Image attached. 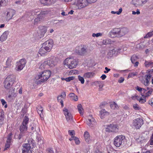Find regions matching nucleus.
Listing matches in <instances>:
<instances>
[{
  "label": "nucleus",
  "instance_id": "f257e3e1",
  "mask_svg": "<svg viewBox=\"0 0 153 153\" xmlns=\"http://www.w3.org/2000/svg\"><path fill=\"white\" fill-rule=\"evenodd\" d=\"M129 30L126 27L114 28L109 32L108 36L113 38H120L127 34Z\"/></svg>",
  "mask_w": 153,
  "mask_h": 153
},
{
  "label": "nucleus",
  "instance_id": "f03ea898",
  "mask_svg": "<svg viewBox=\"0 0 153 153\" xmlns=\"http://www.w3.org/2000/svg\"><path fill=\"white\" fill-rule=\"evenodd\" d=\"M53 41L51 39L47 40L44 42L42 46L40 49L39 53L41 56H44L46 55L47 52L50 51L53 45Z\"/></svg>",
  "mask_w": 153,
  "mask_h": 153
},
{
  "label": "nucleus",
  "instance_id": "7ed1b4c3",
  "mask_svg": "<svg viewBox=\"0 0 153 153\" xmlns=\"http://www.w3.org/2000/svg\"><path fill=\"white\" fill-rule=\"evenodd\" d=\"M78 63V59L73 56L67 58L64 62V65L70 69L75 68Z\"/></svg>",
  "mask_w": 153,
  "mask_h": 153
},
{
  "label": "nucleus",
  "instance_id": "20e7f679",
  "mask_svg": "<svg viewBox=\"0 0 153 153\" xmlns=\"http://www.w3.org/2000/svg\"><path fill=\"white\" fill-rule=\"evenodd\" d=\"M51 73L49 70H46L42 73L41 74L37 75L35 77L36 79L38 80L37 82L38 84L41 82L46 81L50 77Z\"/></svg>",
  "mask_w": 153,
  "mask_h": 153
},
{
  "label": "nucleus",
  "instance_id": "39448f33",
  "mask_svg": "<svg viewBox=\"0 0 153 153\" xmlns=\"http://www.w3.org/2000/svg\"><path fill=\"white\" fill-rule=\"evenodd\" d=\"M16 79V76L15 75L12 74L8 75L4 81V88L7 89L11 88L15 82Z\"/></svg>",
  "mask_w": 153,
  "mask_h": 153
},
{
  "label": "nucleus",
  "instance_id": "423d86ee",
  "mask_svg": "<svg viewBox=\"0 0 153 153\" xmlns=\"http://www.w3.org/2000/svg\"><path fill=\"white\" fill-rule=\"evenodd\" d=\"M88 0H76L74 4L76 5L79 9L84 8L90 4Z\"/></svg>",
  "mask_w": 153,
  "mask_h": 153
},
{
  "label": "nucleus",
  "instance_id": "0eeeda50",
  "mask_svg": "<svg viewBox=\"0 0 153 153\" xmlns=\"http://www.w3.org/2000/svg\"><path fill=\"white\" fill-rule=\"evenodd\" d=\"M57 59L56 57L53 56H51L49 58L47 61H44L41 66H43L47 65L50 67L55 66L57 63Z\"/></svg>",
  "mask_w": 153,
  "mask_h": 153
},
{
  "label": "nucleus",
  "instance_id": "6e6552de",
  "mask_svg": "<svg viewBox=\"0 0 153 153\" xmlns=\"http://www.w3.org/2000/svg\"><path fill=\"white\" fill-rule=\"evenodd\" d=\"M26 61L25 59H22L16 63V69L17 71L22 70L25 66Z\"/></svg>",
  "mask_w": 153,
  "mask_h": 153
},
{
  "label": "nucleus",
  "instance_id": "1a4fd4ad",
  "mask_svg": "<svg viewBox=\"0 0 153 153\" xmlns=\"http://www.w3.org/2000/svg\"><path fill=\"white\" fill-rule=\"evenodd\" d=\"M125 138V137L124 136H119L115 137L114 142V145L117 147H120L122 145L123 140Z\"/></svg>",
  "mask_w": 153,
  "mask_h": 153
},
{
  "label": "nucleus",
  "instance_id": "9d476101",
  "mask_svg": "<svg viewBox=\"0 0 153 153\" xmlns=\"http://www.w3.org/2000/svg\"><path fill=\"white\" fill-rule=\"evenodd\" d=\"M143 124V120L141 119L137 118L133 120V126L136 129H139Z\"/></svg>",
  "mask_w": 153,
  "mask_h": 153
},
{
  "label": "nucleus",
  "instance_id": "9b49d317",
  "mask_svg": "<svg viewBox=\"0 0 153 153\" xmlns=\"http://www.w3.org/2000/svg\"><path fill=\"white\" fill-rule=\"evenodd\" d=\"M149 0H132L131 3L135 7L142 6Z\"/></svg>",
  "mask_w": 153,
  "mask_h": 153
},
{
  "label": "nucleus",
  "instance_id": "f8f14e48",
  "mask_svg": "<svg viewBox=\"0 0 153 153\" xmlns=\"http://www.w3.org/2000/svg\"><path fill=\"white\" fill-rule=\"evenodd\" d=\"M7 11L6 17L8 20L11 19L16 13V11L11 9H8Z\"/></svg>",
  "mask_w": 153,
  "mask_h": 153
},
{
  "label": "nucleus",
  "instance_id": "ddd939ff",
  "mask_svg": "<svg viewBox=\"0 0 153 153\" xmlns=\"http://www.w3.org/2000/svg\"><path fill=\"white\" fill-rule=\"evenodd\" d=\"M117 127V125L110 124L107 126L106 129V131L108 132L116 131L118 130Z\"/></svg>",
  "mask_w": 153,
  "mask_h": 153
},
{
  "label": "nucleus",
  "instance_id": "4468645a",
  "mask_svg": "<svg viewBox=\"0 0 153 153\" xmlns=\"http://www.w3.org/2000/svg\"><path fill=\"white\" fill-rule=\"evenodd\" d=\"M12 135L11 133H9L8 134L6 141V143L5 145L4 150H7L10 147L11 142L12 139Z\"/></svg>",
  "mask_w": 153,
  "mask_h": 153
},
{
  "label": "nucleus",
  "instance_id": "2eb2a0df",
  "mask_svg": "<svg viewBox=\"0 0 153 153\" xmlns=\"http://www.w3.org/2000/svg\"><path fill=\"white\" fill-rule=\"evenodd\" d=\"M22 153L29 152L30 151H32L31 146L30 144L25 143L22 145Z\"/></svg>",
  "mask_w": 153,
  "mask_h": 153
},
{
  "label": "nucleus",
  "instance_id": "dca6fc26",
  "mask_svg": "<svg viewBox=\"0 0 153 153\" xmlns=\"http://www.w3.org/2000/svg\"><path fill=\"white\" fill-rule=\"evenodd\" d=\"M28 136V133L23 132L20 131V133L19 134L16 135L15 137H17V138L20 140L21 139L22 140L25 139Z\"/></svg>",
  "mask_w": 153,
  "mask_h": 153
},
{
  "label": "nucleus",
  "instance_id": "f3484780",
  "mask_svg": "<svg viewBox=\"0 0 153 153\" xmlns=\"http://www.w3.org/2000/svg\"><path fill=\"white\" fill-rule=\"evenodd\" d=\"M152 76L150 74H146L145 76V80H143L141 81L146 86H147L149 83L150 78Z\"/></svg>",
  "mask_w": 153,
  "mask_h": 153
},
{
  "label": "nucleus",
  "instance_id": "a211bd4d",
  "mask_svg": "<svg viewBox=\"0 0 153 153\" xmlns=\"http://www.w3.org/2000/svg\"><path fill=\"white\" fill-rule=\"evenodd\" d=\"M49 13V11L48 10L42 11L40 12L39 14H37V17L39 19L40 21H41L45 17V15L48 14Z\"/></svg>",
  "mask_w": 153,
  "mask_h": 153
},
{
  "label": "nucleus",
  "instance_id": "6ab92c4d",
  "mask_svg": "<svg viewBox=\"0 0 153 153\" xmlns=\"http://www.w3.org/2000/svg\"><path fill=\"white\" fill-rule=\"evenodd\" d=\"M9 34L8 31H5L0 37V40L2 42L5 41L7 38Z\"/></svg>",
  "mask_w": 153,
  "mask_h": 153
},
{
  "label": "nucleus",
  "instance_id": "aec40b11",
  "mask_svg": "<svg viewBox=\"0 0 153 153\" xmlns=\"http://www.w3.org/2000/svg\"><path fill=\"white\" fill-rule=\"evenodd\" d=\"M87 52V50L86 48L84 47H83L81 48L79 50L77 53L78 54L81 56H83Z\"/></svg>",
  "mask_w": 153,
  "mask_h": 153
},
{
  "label": "nucleus",
  "instance_id": "412c9836",
  "mask_svg": "<svg viewBox=\"0 0 153 153\" xmlns=\"http://www.w3.org/2000/svg\"><path fill=\"white\" fill-rule=\"evenodd\" d=\"M94 118H92L91 119H88V121L87 122V124L90 127H92L95 126L96 124V122L94 121Z\"/></svg>",
  "mask_w": 153,
  "mask_h": 153
},
{
  "label": "nucleus",
  "instance_id": "4be33fe9",
  "mask_svg": "<svg viewBox=\"0 0 153 153\" xmlns=\"http://www.w3.org/2000/svg\"><path fill=\"white\" fill-rule=\"evenodd\" d=\"M100 117L101 119H103L105 116L108 115L109 113L108 112L105 111V109H102L100 111Z\"/></svg>",
  "mask_w": 153,
  "mask_h": 153
},
{
  "label": "nucleus",
  "instance_id": "5701e85b",
  "mask_svg": "<svg viewBox=\"0 0 153 153\" xmlns=\"http://www.w3.org/2000/svg\"><path fill=\"white\" fill-rule=\"evenodd\" d=\"M39 28L41 33V36H43L47 31L46 27L45 26H41L39 27Z\"/></svg>",
  "mask_w": 153,
  "mask_h": 153
},
{
  "label": "nucleus",
  "instance_id": "b1692460",
  "mask_svg": "<svg viewBox=\"0 0 153 153\" xmlns=\"http://www.w3.org/2000/svg\"><path fill=\"white\" fill-rule=\"evenodd\" d=\"M27 126L22 124L20 126L19 129L20 131L28 133L27 132Z\"/></svg>",
  "mask_w": 153,
  "mask_h": 153
},
{
  "label": "nucleus",
  "instance_id": "393cba45",
  "mask_svg": "<svg viewBox=\"0 0 153 153\" xmlns=\"http://www.w3.org/2000/svg\"><path fill=\"white\" fill-rule=\"evenodd\" d=\"M84 137L85 141L89 143L90 142V135L88 132L87 131H85L84 134Z\"/></svg>",
  "mask_w": 153,
  "mask_h": 153
},
{
  "label": "nucleus",
  "instance_id": "a878e982",
  "mask_svg": "<svg viewBox=\"0 0 153 153\" xmlns=\"http://www.w3.org/2000/svg\"><path fill=\"white\" fill-rule=\"evenodd\" d=\"M53 0H40V2L44 5H48L52 4Z\"/></svg>",
  "mask_w": 153,
  "mask_h": 153
},
{
  "label": "nucleus",
  "instance_id": "bb28decb",
  "mask_svg": "<svg viewBox=\"0 0 153 153\" xmlns=\"http://www.w3.org/2000/svg\"><path fill=\"white\" fill-rule=\"evenodd\" d=\"M94 74V73L92 72H87L85 73L83 76L85 78H89L92 77Z\"/></svg>",
  "mask_w": 153,
  "mask_h": 153
},
{
  "label": "nucleus",
  "instance_id": "cd10ccee",
  "mask_svg": "<svg viewBox=\"0 0 153 153\" xmlns=\"http://www.w3.org/2000/svg\"><path fill=\"white\" fill-rule=\"evenodd\" d=\"M12 59L11 58H8L6 62V66H4L5 68H7L10 67L11 65V62Z\"/></svg>",
  "mask_w": 153,
  "mask_h": 153
},
{
  "label": "nucleus",
  "instance_id": "c85d7f7f",
  "mask_svg": "<svg viewBox=\"0 0 153 153\" xmlns=\"http://www.w3.org/2000/svg\"><path fill=\"white\" fill-rule=\"evenodd\" d=\"M153 91V89H150L146 93L145 95H142V96H144L145 98L147 97L150 96L152 94V92Z\"/></svg>",
  "mask_w": 153,
  "mask_h": 153
},
{
  "label": "nucleus",
  "instance_id": "c756f323",
  "mask_svg": "<svg viewBox=\"0 0 153 153\" xmlns=\"http://www.w3.org/2000/svg\"><path fill=\"white\" fill-rule=\"evenodd\" d=\"M77 108L79 113L81 115L83 114V112L82 111L83 110V109L81 104H79L77 106Z\"/></svg>",
  "mask_w": 153,
  "mask_h": 153
},
{
  "label": "nucleus",
  "instance_id": "7c9ffc66",
  "mask_svg": "<svg viewBox=\"0 0 153 153\" xmlns=\"http://www.w3.org/2000/svg\"><path fill=\"white\" fill-rule=\"evenodd\" d=\"M63 110L64 112V114L65 117L69 115L70 114H71L70 111H69L68 109L65 108H64Z\"/></svg>",
  "mask_w": 153,
  "mask_h": 153
},
{
  "label": "nucleus",
  "instance_id": "2f4dec72",
  "mask_svg": "<svg viewBox=\"0 0 153 153\" xmlns=\"http://www.w3.org/2000/svg\"><path fill=\"white\" fill-rule=\"evenodd\" d=\"M8 2V0H0V4L1 6H6Z\"/></svg>",
  "mask_w": 153,
  "mask_h": 153
},
{
  "label": "nucleus",
  "instance_id": "473e14b6",
  "mask_svg": "<svg viewBox=\"0 0 153 153\" xmlns=\"http://www.w3.org/2000/svg\"><path fill=\"white\" fill-rule=\"evenodd\" d=\"M66 120L68 122H71L73 120V116L71 114H70L69 115L65 117Z\"/></svg>",
  "mask_w": 153,
  "mask_h": 153
},
{
  "label": "nucleus",
  "instance_id": "72a5a7b5",
  "mask_svg": "<svg viewBox=\"0 0 153 153\" xmlns=\"http://www.w3.org/2000/svg\"><path fill=\"white\" fill-rule=\"evenodd\" d=\"M146 67H148L150 66H152V65H153V62L151 61L148 62L145 61L144 63Z\"/></svg>",
  "mask_w": 153,
  "mask_h": 153
},
{
  "label": "nucleus",
  "instance_id": "f704fd0d",
  "mask_svg": "<svg viewBox=\"0 0 153 153\" xmlns=\"http://www.w3.org/2000/svg\"><path fill=\"white\" fill-rule=\"evenodd\" d=\"M29 119L27 117V116H25L24 117V119L22 122V124L27 126V124L28 123Z\"/></svg>",
  "mask_w": 153,
  "mask_h": 153
},
{
  "label": "nucleus",
  "instance_id": "c9c22d12",
  "mask_svg": "<svg viewBox=\"0 0 153 153\" xmlns=\"http://www.w3.org/2000/svg\"><path fill=\"white\" fill-rule=\"evenodd\" d=\"M4 114L3 112H1L0 114V126L3 123Z\"/></svg>",
  "mask_w": 153,
  "mask_h": 153
},
{
  "label": "nucleus",
  "instance_id": "e433bc0d",
  "mask_svg": "<svg viewBox=\"0 0 153 153\" xmlns=\"http://www.w3.org/2000/svg\"><path fill=\"white\" fill-rule=\"evenodd\" d=\"M110 107L111 108L114 109L116 108H117L118 106L115 102H113L111 104Z\"/></svg>",
  "mask_w": 153,
  "mask_h": 153
},
{
  "label": "nucleus",
  "instance_id": "4c0bfd02",
  "mask_svg": "<svg viewBox=\"0 0 153 153\" xmlns=\"http://www.w3.org/2000/svg\"><path fill=\"white\" fill-rule=\"evenodd\" d=\"M71 138H73L76 144H79L80 143V142L79 140V139L76 137L74 136H72Z\"/></svg>",
  "mask_w": 153,
  "mask_h": 153
},
{
  "label": "nucleus",
  "instance_id": "58836bf2",
  "mask_svg": "<svg viewBox=\"0 0 153 153\" xmlns=\"http://www.w3.org/2000/svg\"><path fill=\"white\" fill-rule=\"evenodd\" d=\"M116 52H117V50L114 49L108 52V54H109L110 55H111L112 56L113 54H115Z\"/></svg>",
  "mask_w": 153,
  "mask_h": 153
},
{
  "label": "nucleus",
  "instance_id": "ea45409f",
  "mask_svg": "<svg viewBox=\"0 0 153 153\" xmlns=\"http://www.w3.org/2000/svg\"><path fill=\"white\" fill-rule=\"evenodd\" d=\"M143 98H140L139 100L137 99L139 101V102L141 103H145L146 101V98L144 97V96H143Z\"/></svg>",
  "mask_w": 153,
  "mask_h": 153
},
{
  "label": "nucleus",
  "instance_id": "a19ab883",
  "mask_svg": "<svg viewBox=\"0 0 153 153\" xmlns=\"http://www.w3.org/2000/svg\"><path fill=\"white\" fill-rule=\"evenodd\" d=\"M153 35V32L152 31H151L149 32L144 37L145 38H146L148 37H150Z\"/></svg>",
  "mask_w": 153,
  "mask_h": 153
},
{
  "label": "nucleus",
  "instance_id": "79ce46f5",
  "mask_svg": "<svg viewBox=\"0 0 153 153\" xmlns=\"http://www.w3.org/2000/svg\"><path fill=\"white\" fill-rule=\"evenodd\" d=\"M78 78L79 80L80 81L82 84H83L84 83L85 80L83 77L79 75L78 76Z\"/></svg>",
  "mask_w": 153,
  "mask_h": 153
},
{
  "label": "nucleus",
  "instance_id": "37998d69",
  "mask_svg": "<svg viewBox=\"0 0 153 153\" xmlns=\"http://www.w3.org/2000/svg\"><path fill=\"white\" fill-rule=\"evenodd\" d=\"M74 77L73 76L66 78L65 79V80L67 82H70L71 80H73L74 79Z\"/></svg>",
  "mask_w": 153,
  "mask_h": 153
},
{
  "label": "nucleus",
  "instance_id": "c03bdc74",
  "mask_svg": "<svg viewBox=\"0 0 153 153\" xmlns=\"http://www.w3.org/2000/svg\"><path fill=\"white\" fill-rule=\"evenodd\" d=\"M102 35V34L101 33H97L96 34L93 33L92 34V36L93 37H97L99 36H101Z\"/></svg>",
  "mask_w": 153,
  "mask_h": 153
},
{
  "label": "nucleus",
  "instance_id": "a18cd8bd",
  "mask_svg": "<svg viewBox=\"0 0 153 153\" xmlns=\"http://www.w3.org/2000/svg\"><path fill=\"white\" fill-rule=\"evenodd\" d=\"M133 108L136 110H139L140 109V108L139 107V105L137 104L133 105Z\"/></svg>",
  "mask_w": 153,
  "mask_h": 153
},
{
  "label": "nucleus",
  "instance_id": "49530a36",
  "mask_svg": "<svg viewBox=\"0 0 153 153\" xmlns=\"http://www.w3.org/2000/svg\"><path fill=\"white\" fill-rule=\"evenodd\" d=\"M136 56H132L131 57V60L132 63H134L135 61H136Z\"/></svg>",
  "mask_w": 153,
  "mask_h": 153
},
{
  "label": "nucleus",
  "instance_id": "de8ad7c7",
  "mask_svg": "<svg viewBox=\"0 0 153 153\" xmlns=\"http://www.w3.org/2000/svg\"><path fill=\"white\" fill-rule=\"evenodd\" d=\"M41 22L40 20H39V19L37 17L34 20V24L35 25L37 24L39 22Z\"/></svg>",
  "mask_w": 153,
  "mask_h": 153
},
{
  "label": "nucleus",
  "instance_id": "09e8293b",
  "mask_svg": "<svg viewBox=\"0 0 153 153\" xmlns=\"http://www.w3.org/2000/svg\"><path fill=\"white\" fill-rule=\"evenodd\" d=\"M36 138L38 140V141H39L42 139H43V138L39 134H37L36 136Z\"/></svg>",
  "mask_w": 153,
  "mask_h": 153
},
{
  "label": "nucleus",
  "instance_id": "8fccbe9b",
  "mask_svg": "<svg viewBox=\"0 0 153 153\" xmlns=\"http://www.w3.org/2000/svg\"><path fill=\"white\" fill-rule=\"evenodd\" d=\"M59 96H60V97L61 98H65L66 96V93L65 92H62L61 94Z\"/></svg>",
  "mask_w": 153,
  "mask_h": 153
},
{
  "label": "nucleus",
  "instance_id": "3c124183",
  "mask_svg": "<svg viewBox=\"0 0 153 153\" xmlns=\"http://www.w3.org/2000/svg\"><path fill=\"white\" fill-rule=\"evenodd\" d=\"M38 113L39 114L41 118H43V111L37 110Z\"/></svg>",
  "mask_w": 153,
  "mask_h": 153
},
{
  "label": "nucleus",
  "instance_id": "603ef678",
  "mask_svg": "<svg viewBox=\"0 0 153 153\" xmlns=\"http://www.w3.org/2000/svg\"><path fill=\"white\" fill-rule=\"evenodd\" d=\"M68 132L69 134L72 136H74L73 135L75 134V132L73 130H69L68 131Z\"/></svg>",
  "mask_w": 153,
  "mask_h": 153
},
{
  "label": "nucleus",
  "instance_id": "864d4df0",
  "mask_svg": "<svg viewBox=\"0 0 153 153\" xmlns=\"http://www.w3.org/2000/svg\"><path fill=\"white\" fill-rule=\"evenodd\" d=\"M140 11H139V10L138 9H137V10L136 12H135L134 11H132V14L133 15H135L136 14H140Z\"/></svg>",
  "mask_w": 153,
  "mask_h": 153
},
{
  "label": "nucleus",
  "instance_id": "5fc2aeb1",
  "mask_svg": "<svg viewBox=\"0 0 153 153\" xmlns=\"http://www.w3.org/2000/svg\"><path fill=\"white\" fill-rule=\"evenodd\" d=\"M124 80V79L123 77H120L118 80V82L120 83L123 82Z\"/></svg>",
  "mask_w": 153,
  "mask_h": 153
},
{
  "label": "nucleus",
  "instance_id": "6e6d98bb",
  "mask_svg": "<svg viewBox=\"0 0 153 153\" xmlns=\"http://www.w3.org/2000/svg\"><path fill=\"white\" fill-rule=\"evenodd\" d=\"M44 143L43 139H42L41 140H40L39 141H38V144L39 146L44 144Z\"/></svg>",
  "mask_w": 153,
  "mask_h": 153
},
{
  "label": "nucleus",
  "instance_id": "4d7b16f0",
  "mask_svg": "<svg viewBox=\"0 0 153 153\" xmlns=\"http://www.w3.org/2000/svg\"><path fill=\"white\" fill-rule=\"evenodd\" d=\"M27 108L25 107H24L22 109V112L24 114L26 113L27 112Z\"/></svg>",
  "mask_w": 153,
  "mask_h": 153
},
{
  "label": "nucleus",
  "instance_id": "13d9d810",
  "mask_svg": "<svg viewBox=\"0 0 153 153\" xmlns=\"http://www.w3.org/2000/svg\"><path fill=\"white\" fill-rule=\"evenodd\" d=\"M105 69L106 71H104V73H108L109 71H110L111 70L110 69L108 68L107 67H105Z\"/></svg>",
  "mask_w": 153,
  "mask_h": 153
},
{
  "label": "nucleus",
  "instance_id": "bf43d9fd",
  "mask_svg": "<svg viewBox=\"0 0 153 153\" xmlns=\"http://www.w3.org/2000/svg\"><path fill=\"white\" fill-rule=\"evenodd\" d=\"M136 89L139 91L141 92L142 91V88L138 86H137L136 88Z\"/></svg>",
  "mask_w": 153,
  "mask_h": 153
},
{
  "label": "nucleus",
  "instance_id": "052dcab7",
  "mask_svg": "<svg viewBox=\"0 0 153 153\" xmlns=\"http://www.w3.org/2000/svg\"><path fill=\"white\" fill-rule=\"evenodd\" d=\"M149 104L153 107V98L149 100Z\"/></svg>",
  "mask_w": 153,
  "mask_h": 153
},
{
  "label": "nucleus",
  "instance_id": "680f3d73",
  "mask_svg": "<svg viewBox=\"0 0 153 153\" xmlns=\"http://www.w3.org/2000/svg\"><path fill=\"white\" fill-rule=\"evenodd\" d=\"M37 110L43 111V109L41 106H39L37 108Z\"/></svg>",
  "mask_w": 153,
  "mask_h": 153
},
{
  "label": "nucleus",
  "instance_id": "e2e57ef3",
  "mask_svg": "<svg viewBox=\"0 0 153 153\" xmlns=\"http://www.w3.org/2000/svg\"><path fill=\"white\" fill-rule=\"evenodd\" d=\"M15 94L14 93H11V94H10V93H9V95L8 96V97L9 98H12V97L14 96Z\"/></svg>",
  "mask_w": 153,
  "mask_h": 153
},
{
  "label": "nucleus",
  "instance_id": "0e129e2a",
  "mask_svg": "<svg viewBox=\"0 0 153 153\" xmlns=\"http://www.w3.org/2000/svg\"><path fill=\"white\" fill-rule=\"evenodd\" d=\"M37 12L35 11H33L31 12V15L33 16L36 15L37 14Z\"/></svg>",
  "mask_w": 153,
  "mask_h": 153
},
{
  "label": "nucleus",
  "instance_id": "69168bd1",
  "mask_svg": "<svg viewBox=\"0 0 153 153\" xmlns=\"http://www.w3.org/2000/svg\"><path fill=\"white\" fill-rule=\"evenodd\" d=\"M75 94L73 93H70L69 94V96L71 97H75Z\"/></svg>",
  "mask_w": 153,
  "mask_h": 153
},
{
  "label": "nucleus",
  "instance_id": "338daca9",
  "mask_svg": "<svg viewBox=\"0 0 153 153\" xmlns=\"http://www.w3.org/2000/svg\"><path fill=\"white\" fill-rule=\"evenodd\" d=\"M47 153H54V152L51 149H48Z\"/></svg>",
  "mask_w": 153,
  "mask_h": 153
},
{
  "label": "nucleus",
  "instance_id": "774afa93",
  "mask_svg": "<svg viewBox=\"0 0 153 153\" xmlns=\"http://www.w3.org/2000/svg\"><path fill=\"white\" fill-rule=\"evenodd\" d=\"M106 77V76L105 74H103L101 76V78H102V80H104Z\"/></svg>",
  "mask_w": 153,
  "mask_h": 153
}]
</instances>
